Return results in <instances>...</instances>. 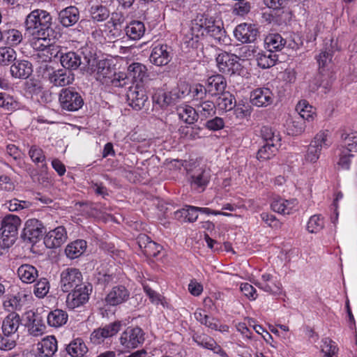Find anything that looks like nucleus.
Returning a JSON list of instances; mask_svg holds the SVG:
<instances>
[{"label": "nucleus", "mask_w": 357, "mask_h": 357, "mask_svg": "<svg viewBox=\"0 0 357 357\" xmlns=\"http://www.w3.org/2000/svg\"><path fill=\"white\" fill-rule=\"evenodd\" d=\"M26 31L31 34L47 36L55 34L52 28V16L44 10L36 9L31 12L26 17L25 22Z\"/></svg>", "instance_id": "nucleus-1"}, {"label": "nucleus", "mask_w": 357, "mask_h": 357, "mask_svg": "<svg viewBox=\"0 0 357 357\" xmlns=\"http://www.w3.org/2000/svg\"><path fill=\"white\" fill-rule=\"evenodd\" d=\"M96 71L97 80L106 85H112L115 87H123L126 84V76L124 73H116L115 68L112 66L109 61L96 60L93 70Z\"/></svg>", "instance_id": "nucleus-2"}, {"label": "nucleus", "mask_w": 357, "mask_h": 357, "mask_svg": "<svg viewBox=\"0 0 357 357\" xmlns=\"http://www.w3.org/2000/svg\"><path fill=\"white\" fill-rule=\"evenodd\" d=\"M60 62L64 69L73 70L81 67L84 70H93L96 58L83 55L82 52H67L60 55Z\"/></svg>", "instance_id": "nucleus-3"}, {"label": "nucleus", "mask_w": 357, "mask_h": 357, "mask_svg": "<svg viewBox=\"0 0 357 357\" xmlns=\"http://www.w3.org/2000/svg\"><path fill=\"white\" fill-rule=\"evenodd\" d=\"M20 225L21 220L17 215L8 214L2 218L0 238L2 240L4 247L9 248L15 243Z\"/></svg>", "instance_id": "nucleus-4"}, {"label": "nucleus", "mask_w": 357, "mask_h": 357, "mask_svg": "<svg viewBox=\"0 0 357 357\" xmlns=\"http://www.w3.org/2000/svg\"><path fill=\"white\" fill-rule=\"evenodd\" d=\"M93 286L86 282L84 284L73 289L66 298V305L69 309L73 310L80 307L89 301V296L92 293Z\"/></svg>", "instance_id": "nucleus-5"}, {"label": "nucleus", "mask_w": 357, "mask_h": 357, "mask_svg": "<svg viewBox=\"0 0 357 357\" xmlns=\"http://www.w3.org/2000/svg\"><path fill=\"white\" fill-rule=\"evenodd\" d=\"M81 271L76 268H67L60 274V286L63 292H69L73 289L84 284Z\"/></svg>", "instance_id": "nucleus-6"}, {"label": "nucleus", "mask_w": 357, "mask_h": 357, "mask_svg": "<svg viewBox=\"0 0 357 357\" xmlns=\"http://www.w3.org/2000/svg\"><path fill=\"white\" fill-rule=\"evenodd\" d=\"M331 142L328 140V134L326 132L317 133L308 146L305 160L307 162L314 163L319 158L323 148H328Z\"/></svg>", "instance_id": "nucleus-7"}, {"label": "nucleus", "mask_w": 357, "mask_h": 357, "mask_svg": "<svg viewBox=\"0 0 357 357\" xmlns=\"http://www.w3.org/2000/svg\"><path fill=\"white\" fill-rule=\"evenodd\" d=\"M47 232L45 227L37 219H30L26 222L25 227L22 233V238L24 241L35 243Z\"/></svg>", "instance_id": "nucleus-8"}, {"label": "nucleus", "mask_w": 357, "mask_h": 357, "mask_svg": "<svg viewBox=\"0 0 357 357\" xmlns=\"http://www.w3.org/2000/svg\"><path fill=\"white\" fill-rule=\"evenodd\" d=\"M59 102L62 108L68 111H77L84 104L81 95L70 88L61 90L59 95Z\"/></svg>", "instance_id": "nucleus-9"}, {"label": "nucleus", "mask_w": 357, "mask_h": 357, "mask_svg": "<svg viewBox=\"0 0 357 357\" xmlns=\"http://www.w3.org/2000/svg\"><path fill=\"white\" fill-rule=\"evenodd\" d=\"M144 340V333L139 327H128L120 337V342L126 349L137 348L143 344Z\"/></svg>", "instance_id": "nucleus-10"}, {"label": "nucleus", "mask_w": 357, "mask_h": 357, "mask_svg": "<svg viewBox=\"0 0 357 357\" xmlns=\"http://www.w3.org/2000/svg\"><path fill=\"white\" fill-rule=\"evenodd\" d=\"M238 57L227 52L221 53L216 57L217 66L222 73L233 75L241 69Z\"/></svg>", "instance_id": "nucleus-11"}, {"label": "nucleus", "mask_w": 357, "mask_h": 357, "mask_svg": "<svg viewBox=\"0 0 357 357\" xmlns=\"http://www.w3.org/2000/svg\"><path fill=\"white\" fill-rule=\"evenodd\" d=\"M202 29L206 31L210 36L213 37L220 44L226 42V31L221 22L212 19H205Z\"/></svg>", "instance_id": "nucleus-12"}, {"label": "nucleus", "mask_w": 357, "mask_h": 357, "mask_svg": "<svg viewBox=\"0 0 357 357\" xmlns=\"http://www.w3.org/2000/svg\"><path fill=\"white\" fill-rule=\"evenodd\" d=\"M202 28L203 22L201 24L193 23L192 27L183 33V45L185 47L197 48L199 45L200 37L204 34V32L202 31Z\"/></svg>", "instance_id": "nucleus-13"}, {"label": "nucleus", "mask_w": 357, "mask_h": 357, "mask_svg": "<svg viewBox=\"0 0 357 357\" xmlns=\"http://www.w3.org/2000/svg\"><path fill=\"white\" fill-rule=\"evenodd\" d=\"M234 33L236 38L243 43L255 42L259 34L258 29L255 25L246 23L238 25Z\"/></svg>", "instance_id": "nucleus-14"}, {"label": "nucleus", "mask_w": 357, "mask_h": 357, "mask_svg": "<svg viewBox=\"0 0 357 357\" xmlns=\"http://www.w3.org/2000/svg\"><path fill=\"white\" fill-rule=\"evenodd\" d=\"M57 351V341L54 336H47L36 344V357H52Z\"/></svg>", "instance_id": "nucleus-15"}, {"label": "nucleus", "mask_w": 357, "mask_h": 357, "mask_svg": "<svg viewBox=\"0 0 357 357\" xmlns=\"http://www.w3.org/2000/svg\"><path fill=\"white\" fill-rule=\"evenodd\" d=\"M129 297V291L123 285H117L107 294L105 301L107 305L116 306L126 302Z\"/></svg>", "instance_id": "nucleus-16"}, {"label": "nucleus", "mask_w": 357, "mask_h": 357, "mask_svg": "<svg viewBox=\"0 0 357 357\" xmlns=\"http://www.w3.org/2000/svg\"><path fill=\"white\" fill-rule=\"evenodd\" d=\"M67 239V234L63 227H58L50 231L44 238V243L49 248L60 247Z\"/></svg>", "instance_id": "nucleus-17"}, {"label": "nucleus", "mask_w": 357, "mask_h": 357, "mask_svg": "<svg viewBox=\"0 0 357 357\" xmlns=\"http://www.w3.org/2000/svg\"><path fill=\"white\" fill-rule=\"evenodd\" d=\"M227 86L225 78L221 75H215L209 77L206 82L208 95L213 97L218 96L224 91Z\"/></svg>", "instance_id": "nucleus-18"}, {"label": "nucleus", "mask_w": 357, "mask_h": 357, "mask_svg": "<svg viewBox=\"0 0 357 357\" xmlns=\"http://www.w3.org/2000/svg\"><path fill=\"white\" fill-rule=\"evenodd\" d=\"M169 47L167 45H158L152 50L150 61L158 66L167 65L172 59Z\"/></svg>", "instance_id": "nucleus-19"}, {"label": "nucleus", "mask_w": 357, "mask_h": 357, "mask_svg": "<svg viewBox=\"0 0 357 357\" xmlns=\"http://www.w3.org/2000/svg\"><path fill=\"white\" fill-rule=\"evenodd\" d=\"M48 80L55 86H65L73 83L74 74L66 69H59L49 73Z\"/></svg>", "instance_id": "nucleus-20"}, {"label": "nucleus", "mask_w": 357, "mask_h": 357, "mask_svg": "<svg viewBox=\"0 0 357 357\" xmlns=\"http://www.w3.org/2000/svg\"><path fill=\"white\" fill-rule=\"evenodd\" d=\"M79 19V11L73 6L62 9L58 15V20L64 27H70L75 24Z\"/></svg>", "instance_id": "nucleus-21"}, {"label": "nucleus", "mask_w": 357, "mask_h": 357, "mask_svg": "<svg viewBox=\"0 0 357 357\" xmlns=\"http://www.w3.org/2000/svg\"><path fill=\"white\" fill-rule=\"evenodd\" d=\"M273 95L268 88H258L250 95V101L257 107H266L272 103Z\"/></svg>", "instance_id": "nucleus-22"}, {"label": "nucleus", "mask_w": 357, "mask_h": 357, "mask_svg": "<svg viewBox=\"0 0 357 357\" xmlns=\"http://www.w3.org/2000/svg\"><path fill=\"white\" fill-rule=\"evenodd\" d=\"M148 97L142 89L137 86L131 87L127 93V101L128 105L135 110H140L147 100Z\"/></svg>", "instance_id": "nucleus-23"}, {"label": "nucleus", "mask_w": 357, "mask_h": 357, "mask_svg": "<svg viewBox=\"0 0 357 357\" xmlns=\"http://www.w3.org/2000/svg\"><path fill=\"white\" fill-rule=\"evenodd\" d=\"M179 98L180 96L176 90L172 91L158 90L153 96V102L158 105L161 108H165L167 106L175 103Z\"/></svg>", "instance_id": "nucleus-24"}, {"label": "nucleus", "mask_w": 357, "mask_h": 357, "mask_svg": "<svg viewBox=\"0 0 357 357\" xmlns=\"http://www.w3.org/2000/svg\"><path fill=\"white\" fill-rule=\"evenodd\" d=\"M11 75L15 78L26 79L32 73V64L26 60L14 61L10 68Z\"/></svg>", "instance_id": "nucleus-25"}, {"label": "nucleus", "mask_w": 357, "mask_h": 357, "mask_svg": "<svg viewBox=\"0 0 357 357\" xmlns=\"http://www.w3.org/2000/svg\"><path fill=\"white\" fill-rule=\"evenodd\" d=\"M209 179V171L199 168L192 172L190 177V182L192 188L195 189L202 188L203 190L208 183Z\"/></svg>", "instance_id": "nucleus-26"}, {"label": "nucleus", "mask_w": 357, "mask_h": 357, "mask_svg": "<svg viewBox=\"0 0 357 357\" xmlns=\"http://www.w3.org/2000/svg\"><path fill=\"white\" fill-rule=\"evenodd\" d=\"M20 317L17 313L9 314L3 321L2 331L5 336L9 337L15 334L20 324Z\"/></svg>", "instance_id": "nucleus-27"}, {"label": "nucleus", "mask_w": 357, "mask_h": 357, "mask_svg": "<svg viewBox=\"0 0 357 357\" xmlns=\"http://www.w3.org/2000/svg\"><path fill=\"white\" fill-rule=\"evenodd\" d=\"M273 277L268 273L263 274L261 276V281L255 282V284L260 289L266 292L273 294H278L281 290V284L279 282H274L273 285H270L269 282H272Z\"/></svg>", "instance_id": "nucleus-28"}, {"label": "nucleus", "mask_w": 357, "mask_h": 357, "mask_svg": "<svg viewBox=\"0 0 357 357\" xmlns=\"http://www.w3.org/2000/svg\"><path fill=\"white\" fill-rule=\"evenodd\" d=\"M278 56L271 52V50L261 51L256 55L257 65L263 69L269 68L275 64Z\"/></svg>", "instance_id": "nucleus-29"}, {"label": "nucleus", "mask_w": 357, "mask_h": 357, "mask_svg": "<svg viewBox=\"0 0 357 357\" xmlns=\"http://www.w3.org/2000/svg\"><path fill=\"white\" fill-rule=\"evenodd\" d=\"M86 241L84 240H76L68 244L65 249L66 256L74 259L80 257L86 250Z\"/></svg>", "instance_id": "nucleus-30"}, {"label": "nucleus", "mask_w": 357, "mask_h": 357, "mask_svg": "<svg viewBox=\"0 0 357 357\" xmlns=\"http://www.w3.org/2000/svg\"><path fill=\"white\" fill-rule=\"evenodd\" d=\"M19 278L24 283H32L38 277V271L32 265L22 264L17 269Z\"/></svg>", "instance_id": "nucleus-31"}, {"label": "nucleus", "mask_w": 357, "mask_h": 357, "mask_svg": "<svg viewBox=\"0 0 357 357\" xmlns=\"http://www.w3.org/2000/svg\"><path fill=\"white\" fill-rule=\"evenodd\" d=\"M127 36L133 40L140 39L145 33V26L140 21H132L125 28Z\"/></svg>", "instance_id": "nucleus-32"}, {"label": "nucleus", "mask_w": 357, "mask_h": 357, "mask_svg": "<svg viewBox=\"0 0 357 357\" xmlns=\"http://www.w3.org/2000/svg\"><path fill=\"white\" fill-rule=\"evenodd\" d=\"M68 317L66 312L60 309H56L48 314L47 317V324L52 327L58 328L67 322Z\"/></svg>", "instance_id": "nucleus-33"}, {"label": "nucleus", "mask_w": 357, "mask_h": 357, "mask_svg": "<svg viewBox=\"0 0 357 357\" xmlns=\"http://www.w3.org/2000/svg\"><path fill=\"white\" fill-rule=\"evenodd\" d=\"M66 349L72 357H82L88 351L87 347L81 338L71 341Z\"/></svg>", "instance_id": "nucleus-34"}, {"label": "nucleus", "mask_w": 357, "mask_h": 357, "mask_svg": "<svg viewBox=\"0 0 357 357\" xmlns=\"http://www.w3.org/2000/svg\"><path fill=\"white\" fill-rule=\"evenodd\" d=\"M199 118L202 120H206L208 118L212 117L216 113L215 106L213 101L203 100L196 108Z\"/></svg>", "instance_id": "nucleus-35"}, {"label": "nucleus", "mask_w": 357, "mask_h": 357, "mask_svg": "<svg viewBox=\"0 0 357 357\" xmlns=\"http://www.w3.org/2000/svg\"><path fill=\"white\" fill-rule=\"evenodd\" d=\"M265 45L268 48V50L273 51L281 50L285 43L286 40L279 33H270L264 40Z\"/></svg>", "instance_id": "nucleus-36"}, {"label": "nucleus", "mask_w": 357, "mask_h": 357, "mask_svg": "<svg viewBox=\"0 0 357 357\" xmlns=\"http://www.w3.org/2000/svg\"><path fill=\"white\" fill-rule=\"evenodd\" d=\"M217 105L221 110L231 111L236 106V99L229 91H224L218 96Z\"/></svg>", "instance_id": "nucleus-37"}, {"label": "nucleus", "mask_w": 357, "mask_h": 357, "mask_svg": "<svg viewBox=\"0 0 357 357\" xmlns=\"http://www.w3.org/2000/svg\"><path fill=\"white\" fill-rule=\"evenodd\" d=\"M342 146L347 152H357V132H351L341 134Z\"/></svg>", "instance_id": "nucleus-38"}, {"label": "nucleus", "mask_w": 357, "mask_h": 357, "mask_svg": "<svg viewBox=\"0 0 357 357\" xmlns=\"http://www.w3.org/2000/svg\"><path fill=\"white\" fill-rule=\"evenodd\" d=\"M22 35L20 31L17 29H6L2 31V41L6 44L13 46L21 43Z\"/></svg>", "instance_id": "nucleus-39"}, {"label": "nucleus", "mask_w": 357, "mask_h": 357, "mask_svg": "<svg viewBox=\"0 0 357 357\" xmlns=\"http://www.w3.org/2000/svg\"><path fill=\"white\" fill-rule=\"evenodd\" d=\"M17 53L10 47H0V66H8L16 61Z\"/></svg>", "instance_id": "nucleus-40"}, {"label": "nucleus", "mask_w": 357, "mask_h": 357, "mask_svg": "<svg viewBox=\"0 0 357 357\" xmlns=\"http://www.w3.org/2000/svg\"><path fill=\"white\" fill-rule=\"evenodd\" d=\"M261 135L266 144L270 142L277 145H281V137L280 133L268 126H263L261 129Z\"/></svg>", "instance_id": "nucleus-41"}, {"label": "nucleus", "mask_w": 357, "mask_h": 357, "mask_svg": "<svg viewBox=\"0 0 357 357\" xmlns=\"http://www.w3.org/2000/svg\"><path fill=\"white\" fill-rule=\"evenodd\" d=\"M31 35L33 36V38L30 41V44L36 52L45 50L48 43L55 38L54 35L47 36L46 33H43V36H38L36 34Z\"/></svg>", "instance_id": "nucleus-42"}, {"label": "nucleus", "mask_w": 357, "mask_h": 357, "mask_svg": "<svg viewBox=\"0 0 357 357\" xmlns=\"http://www.w3.org/2000/svg\"><path fill=\"white\" fill-rule=\"evenodd\" d=\"M128 73L130 76L132 77L136 82H142L147 75V69L142 63H133L129 66Z\"/></svg>", "instance_id": "nucleus-43"}, {"label": "nucleus", "mask_w": 357, "mask_h": 357, "mask_svg": "<svg viewBox=\"0 0 357 357\" xmlns=\"http://www.w3.org/2000/svg\"><path fill=\"white\" fill-rule=\"evenodd\" d=\"M305 121L301 117H295L287 124V133L290 135H299L304 132Z\"/></svg>", "instance_id": "nucleus-44"}, {"label": "nucleus", "mask_w": 357, "mask_h": 357, "mask_svg": "<svg viewBox=\"0 0 357 357\" xmlns=\"http://www.w3.org/2000/svg\"><path fill=\"white\" fill-rule=\"evenodd\" d=\"M296 109L298 112L297 117L303 119L304 121L305 120L308 121L313 120L314 112L312 111V107L306 100L300 101L296 105Z\"/></svg>", "instance_id": "nucleus-45"}, {"label": "nucleus", "mask_w": 357, "mask_h": 357, "mask_svg": "<svg viewBox=\"0 0 357 357\" xmlns=\"http://www.w3.org/2000/svg\"><path fill=\"white\" fill-rule=\"evenodd\" d=\"M178 115L180 119L188 124H193L199 119L196 109L190 106L181 109L178 112Z\"/></svg>", "instance_id": "nucleus-46"}, {"label": "nucleus", "mask_w": 357, "mask_h": 357, "mask_svg": "<svg viewBox=\"0 0 357 357\" xmlns=\"http://www.w3.org/2000/svg\"><path fill=\"white\" fill-rule=\"evenodd\" d=\"M90 14L93 21L103 22L109 17L110 12L107 7L102 5H96L91 6Z\"/></svg>", "instance_id": "nucleus-47"}, {"label": "nucleus", "mask_w": 357, "mask_h": 357, "mask_svg": "<svg viewBox=\"0 0 357 357\" xmlns=\"http://www.w3.org/2000/svg\"><path fill=\"white\" fill-rule=\"evenodd\" d=\"M195 318L197 321H199L202 324L205 325L206 326L213 329L218 330V326L217 323L213 322L214 321L213 318L209 317L206 313L205 311L201 309H198L194 313Z\"/></svg>", "instance_id": "nucleus-48"}, {"label": "nucleus", "mask_w": 357, "mask_h": 357, "mask_svg": "<svg viewBox=\"0 0 357 357\" xmlns=\"http://www.w3.org/2000/svg\"><path fill=\"white\" fill-rule=\"evenodd\" d=\"M280 146V145L271 144L270 142L265 144L260 149H259L257 152V158L262 160L270 159L275 155Z\"/></svg>", "instance_id": "nucleus-49"}, {"label": "nucleus", "mask_w": 357, "mask_h": 357, "mask_svg": "<svg viewBox=\"0 0 357 357\" xmlns=\"http://www.w3.org/2000/svg\"><path fill=\"white\" fill-rule=\"evenodd\" d=\"M321 352L324 354V357H337L336 354L338 349L335 345V342L330 338H325L322 340Z\"/></svg>", "instance_id": "nucleus-50"}, {"label": "nucleus", "mask_w": 357, "mask_h": 357, "mask_svg": "<svg viewBox=\"0 0 357 357\" xmlns=\"http://www.w3.org/2000/svg\"><path fill=\"white\" fill-rule=\"evenodd\" d=\"M271 208L273 211L281 214H289L292 211V207L289 206V203L286 204L284 199H282L274 200L271 203Z\"/></svg>", "instance_id": "nucleus-51"}, {"label": "nucleus", "mask_w": 357, "mask_h": 357, "mask_svg": "<svg viewBox=\"0 0 357 357\" xmlns=\"http://www.w3.org/2000/svg\"><path fill=\"white\" fill-rule=\"evenodd\" d=\"M190 92L194 100L200 101H203L208 94L206 86L201 84H196L193 85L190 89Z\"/></svg>", "instance_id": "nucleus-52"}, {"label": "nucleus", "mask_w": 357, "mask_h": 357, "mask_svg": "<svg viewBox=\"0 0 357 357\" xmlns=\"http://www.w3.org/2000/svg\"><path fill=\"white\" fill-rule=\"evenodd\" d=\"M3 306L8 311L20 310L22 306V297L20 294L11 296L3 302Z\"/></svg>", "instance_id": "nucleus-53"}, {"label": "nucleus", "mask_w": 357, "mask_h": 357, "mask_svg": "<svg viewBox=\"0 0 357 357\" xmlns=\"http://www.w3.org/2000/svg\"><path fill=\"white\" fill-rule=\"evenodd\" d=\"M0 107L8 111H12L16 109L17 102L13 96L6 93H0Z\"/></svg>", "instance_id": "nucleus-54"}, {"label": "nucleus", "mask_w": 357, "mask_h": 357, "mask_svg": "<svg viewBox=\"0 0 357 357\" xmlns=\"http://www.w3.org/2000/svg\"><path fill=\"white\" fill-rule=\"evenodd\" d=\"M29 155L33 162H40L43 167L46 165L45 163V156L43 153V151L40 148L36 146H32L29 149Z\"/></svg>", "instance_id": "nucleus-55"}, {"label": "nucleus", "mask_w": 357, "mask_h": 357, "mask_svg": "<svg viewBox=\"0 0 357 357\" xmlns=\"http://www.w3.org/2000/svg\"><path fill=\"white\" fill-rule=\"evenodd\" d=\"M50 289V284L46 278H42L35 285L34 294L38 298L45 297Z\"/></svg>", "instance_id": "nucleus-56"}, {"label": "nucleus", "mask_w": 357, "mask_h": 357, "mask_svg": "<svg viewBox=\"0 0 357 357\" xmlns=\"http://www.w3.org/2000/svg\"><path fill=\"white\" fill-rule=\"evenodd\" d=\"M324 227L323 219L321 218L320 215H312L307 225V230L310 233H317L320 231Z\"/></svg>", "instance_id": "nucleus-57"}, {"label": "nucleus", "mask_w": 357, "mask_h": 357, "mask_svg": "<svg viewBox=\"0 0 357 357\" xmlns=\"http://www.w3.org/2000/svg\"><path fill=\"white\" fill-rule=\"evenodd\" d=\"M27 330L29 335L32 336H39L43 334L46 327L43 324L42 320L39 319L37 321H33L31 325H28Z\"/></svg>", "instance_id": "nucleus-58"}, {"label": "nucleus", "mask_w": 357, "mask_h": 357, "mask_svg": "<svg viewBox=\"0 0 357 357\" xmlns=\"http://www.w3.org/2000/svg\"><path fill=\"white\" fill-rule=\"evenodd\" d=\"M4 205L10 211L14 212L28 208L30 206V203L26 201H20L17 199H13L7 201Z\"/></svg>", "instance_id": "nucleus-59"}, {"label": "nucleus", "mask_w": 357, "mask_h": 357, "mask_svg": "<svg viewBox=\"0 0 357 357\" xmlns=\"http://www.w3.org/2000/svg\"><path fill=\"white\" fill-rule=\"evenodd\" d=\"M62 50V47L60 45L50 41L47 45L44 52H46L47 57H50V61L53 58H60V55L63 53Z\"/></svg>", "instance_id": "nucleus-60"}, {"label": "nucleus", "mask_w": 357, "mask_h": 357, "mask_svg": "<svg viewBox=\"0 0 357 357\" xmlns=\"http://www.w3.org/2000/svg\"><path fill=\"white\" fill-rule=\"evenodd\" d=\"M121 327V324L120 321H114L105 325L104 327L100 328V329L107 339L116 335L120 331Z\"/></svg>", "instance_id": "nucleus-61"}, {"label": "nucleus", "mask_w": 357, "mask_h": 357, "mask_svg": "<svg viewBox=\"0 0 357 357\" xmlns=\"http://www.w3.org/2000/svg\"><path fill=\"white\" fill-rule=\"evenodd\" d=\"M234 5V13L238 15H244L248 13L251 8V5L247 0H237Z\"/></svg>", "instance_id": "nucleus-62"}, {"label": "nucleus", "mask_w": 357, "mask_h": 357, "mask_svg": "<svg viewBox=\"0 0 357 357\" xmlns=\"http://www.w3.org/2000/svg\"><path fill=\"white\" fill-rule=\"evenodd\" d=\"M204 126L210 130L217 131L222 129L225 126L223 119L215 116L211 119L206 121Z\"/></svg>", "instance_id": "nucleus-63"}, {"label": "nucleus", "mask_w": 357, "mask_h": 357, "mask_svg": "<svg viewBox=\"0 0 357 357\" xmlns=\"http://www.w3.org/2000/svg\"><path fill=\"white\" fill-rule=\"evenodd\" d=\"M193 340L198 345L208 349L214 344V340L204 334L194 335Z\"/></svg>", "instance_id": "nucleus-64"}]
</instances>
